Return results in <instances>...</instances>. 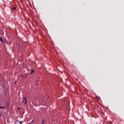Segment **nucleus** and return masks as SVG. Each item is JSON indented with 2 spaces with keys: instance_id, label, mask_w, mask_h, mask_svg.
<instances>
[{
  "instance_id": "8",
  "label": "nucleus",
  "mask_w": 124,
  "mask_h": 124,
  "mask_svg": "<svg viewBox=\"0 0 124 124\" xmlns=\"http://www.w3.org/2000/svg\"><path fill=\"white\" fill-rule=\"evenodd\" d=\"M12 9H13L14 10H15L16 9V7H13Z\"/></svg>"
},
{
  "instance_id": "11",
  "label": "nucleus",
  "mask_w": 124,
  "mask_h": 124,
  "mask_svg": "<svg viewBox=\"0 0 124 124\" xmlns=\"http://www.w3.org/2000/svg\"><path fill=\"white\" fill-rule=\"evenodd\" d=\"M1 108H2V107L0 106V109H1Z\"/></svg>"
},
{
  "instance_id": "5",
  "label": "nucleus",
  "mask_w": 124,
  "mask_h": 124,
  "mask_svg": "<svg viewBox=\"0 0 124 124\" xmlns=\"http://www.w3.org/2000/svg\"><path fill=\"white\" fill-rule=\"evenodd\" d=\"M21 76L24 77V78H26V77H27V75H26L25 76L21 75Z\"/></svg>"
},
{
  "instance_id": "2",
  "label": "nucleus",
  "mask_w": 124,
  "mask_h": 124,
  "mask_svg": "<svg viewBox=\"0 0 124 124\" xmlns=\"http://www.w3.org/2000/svg\"><path fill=\"white\" fill-rule=\"evenodd\" d=\"M0 41L2 43H4V41L3 40V39L0 37Z\"/></svg>"
},
{
  "instance_id": "6",
  "label": "nucleus",
  "mask_w": 124,
  "mask_h": 124,
  "mask_svg": "<svg viewBox=\"0 0 124 124\" xmlns=\"http://www.w3.org/2000/svg\"><path fill=\"white\" fill-rule=\"evenodd\" d=\"M35 84L36 85H38L39 84V82L38 81H36L35 82Z\"/></svg>"
},
{
  "instance_id": "1",
  "label": "nucleus",
  "mask_w": 124,
  "mask_h": 124,
  "mask_svg": "<svg viewBox=\"0 0 124 124\" xmlns=\"http://www.w3.org/2000/svg\"><path fill=\"white\" fill-rule=\"evenodd\" d=\"M22 103H24V105H26L27 104V99L26 97H24L22 99Z\"/></svg>"
},
{
  "instance_id": "3",
  "label": "nucleus",
  "mask_w": 124,
  "mask_h": 124,
  "mask_svg": "<svg viewBox=\"0 0 124 124\" xmlns=\"http://www.w3.org/2000/svg\"><path fill=\"white\" fill-rule=\"evenodd\" d=\"M9 106V104L8 103H7L6 105V108H8Z\"/></svg>"
},
{
  "instance_id": "4",
  "label": "nucleus",
  "mask_w": 124,
  "mask_h": 124,
  "mask_svg": "<svg viewBox=\"0 0 124 124\" xmlns=\"http://www.w3.org/2000/svg\"><path fill=\"white\" fill-rule=\"evenodd\" d=\"M42 124H45V120L43 119L42 121Z\"/></svg>"
},
{
  "instance_id": "9",
  "label": "nucleus",
  "mask_w": 124,
  "mask_h": 124,
  "mask_svg": "<svg viewBox=\"0 0 124 124\" xmlns=\"http://www.w3.org/2000/svg\"><path fill=\"white\" fill-rule=\"evenodd\" d=\"M2 109H5V108L4 107H1Z\"/></svg>"
},
{
  "instance_id": "12",
  "label": "nucleus",
  "mask_w": 124,
  "mask_h": 124,
  "mask_svg": "<svg viewBox=\"0 0 124 124\" xmlns=\"http://www.w3.org/2000/svg\"><path fill=\"white\" fill-rule=\"evenodd\" d=\"M19 123H20L19 124H22V123L21 122H19Z\"/></svg>"
},
{
  "instance_id": "7",
  "label": "nucleus",
  "mask_w": 124,
  "mask_h": 124,
  "mask_svg": "<svg viewBox=\"0 0 124 124\" xmlns=\"http://www.w3.org/2000/svg\"><path fill=\"white\" fill-rule=\"evenodd\" d=\"M34 72V70H31V74H32Z\"/></svg>"
},
{
  "instance_id": "10",
  "label": "nucleus",
  "mask_w": 124,
  "mask_h": 124,
  "mask_svg": "<svg viewBox=\"0 0 124 124\" xmlns=\"http://www.w3.org/2000/svg\"><path fill=\"white\" fill-rule=\"evenodd\" d=\"M17 109H18V110H20L21 108H18Z\"/></svg>"
}]
</instances>
